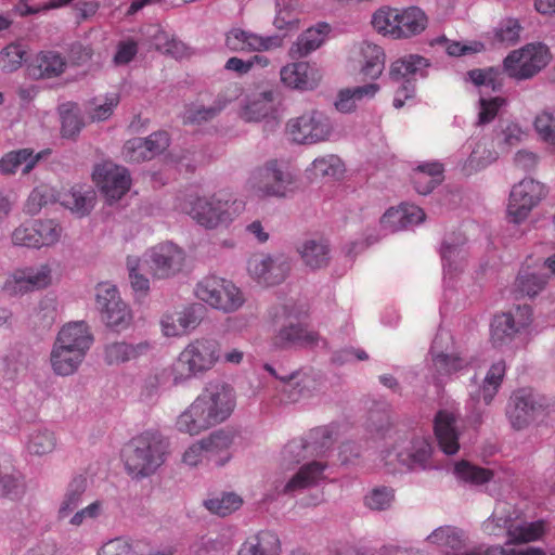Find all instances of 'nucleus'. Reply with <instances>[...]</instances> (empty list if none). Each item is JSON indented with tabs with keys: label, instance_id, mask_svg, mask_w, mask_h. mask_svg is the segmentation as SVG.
<instances>
[{
	"label": "nucleus",
	"instance_id": "obj_1",
	"mask_svg": "<svg viewBox=\"0 0 555 555\" xmlns=\"http://www.w3.org/2000/svg\"><path fill=\"white\" fill-rule=\"evenodd\" d=\"M236 405L234 389L223 382H210L177 417L179 431L195 436L228 420Z\"/></svg>",
	"mask_w": 555,
	"mask_h": 555
},
{
	"label": "nucleus",
	"instance_id": "obj_2",
	"mask_svg": "<svg viewBox=\"0 0 555 555\" xmlns=\"http://www.w3.org/2000/svg\"><path fill=\"white\" fill-rule=\"evenodd\" d=\"M169 443L157 431H144L132 438L122 450L126 470L137 478L153 475L166 460Z\"/></svg>",
	"mask_w": 555,
	"mask_h": 555
},
{
	"label": "nucleus",
	"instance_id": "obj_3",
	"mask_svg": "<svg viewBox=\"0 0 555 555\" xmlns=\"http://www.w3.org/2000/svg\"><path fill=\"white\" fill-rule=\"evenodd\" d=\"M221 359L220 344L209 337L191 340L179 353L177 366L172 367L175 384L203 375Z\"/></svg>",
	"mask_w": 555,
	"mask_h": 555
},
{
	"label": "nucleus",
	"instance_id": "obj_4",
	"mask_svg": "<svg viewBox=\"0 0 555 555\" xmlns=\"http://www.w3.org/2000/svg\"><path fill=\"white\" fill-rule=\"evenodd\" d=\"M181 209L197 224L206 229H216L230 224L241 214L243 204L221 199L217 195H189Z\"/></svg>",
	"mask_w": 555,
	"mask_h": 555
},
{
	"label": "nucleus",
	"instance_id": "obj_5",
	"mask_svg": "<svg viewBox=\"0 0 555 555\" xmlns=\"http://www.w3.org/2000/svg\"><path fill=\"white\" fill-rule=\"evenodd\" d=\"M292 172L284 170L276 159L255 168L245 182L246 191L254 197H286L296 190Z\"/></svg>",
	"mask_w": 555,
	"mask_h": 555
},
{
	"label": "nucleus",
	"instance_id": "obj_6",
	"mask_svg": "<svg viewBox=\"0 0 555 555\" xmlns=\"http://www.w3.org/2000/svg\"><path fill=\"white\" fill-rule=\"evenodd\" d=\"M195 296L210 308L233 313L245 304V295L231 280L217 275L202 279L195 287Z\"/></svg>",
	"mask_w": 555,
	"mask_h": 555
},
{
	"label": "nucleus",
	"instance_id": "obj_7",
	"mask_svg": "<svg viewBox=\"0 0 555 555\" xmlns=\"http://www.w3.org/2000/svg\"><path fill=\"white\" fill-rule=\"evenodd\" d=\"M335 128L331 118L322 111L312 108L291 118L286 124V132L298 144L313 145L330 141Z\"/></svg>",
	"mask_w": 555,
	"mask_h": 555
},
{
	"label": "nucleus",
	"instance_id": "obj_8",
	"mask_svg": "<svg viewBox=\"0 0 555 555\" xmlns=\"http://www.w3.org/2000/svg\"><path fill=\"white\" fill-rule=\"evenodd\" d=\"M429 65V61L418 54H408L391 63L389 78L398 85L393 98L396 108H401L405 101L414 98L415 81L417 77H426Z\"/></svg>",
	"mask_w": 555,
	"mask_h": 555
},
{
	"label": "nucleus",
	"instance_id": "obj_9",
	"mask_svg": "<svg viewBox=\"0 0 555 555\" xmlns=\"http://www.w3.org/2000/svg\"><path fill=\"white\" fill-rule=\"evenodd\" d=\"M552 60L548 47L542 42L527 43L504 59V69L511 78L527 80L538 75Z\"/></svg>",
	"mask_w": 555,
	"mask_h": 555
},
{
	"label": "nucleus",
	"instance_id": "obj_10",
	"mask_svg": "<svg viewBox=\"0 0 555 555\" xmlns=\"http://www.w3.org/2000/svg\"><path fill=\"white\" fill-rule=\"evenodd\" d=\"M96 305L105 325L114 332L127 330L133 320L129 306L120 298L116 286L100 283L96 286Z\"/></svg>",
	"mask_w": 555,
	"mask_h": 555
},
{
	"label": "nucleus",
	"instance_id": "obj_11",
	"mask_svg": "<svg viewBox=\"0 0 555 555\" xmlns=\"http://www.w3.org/2000/svg\"><path fill=\"white\" fill-rule=\"evenodd\" d=\"M544 184L533 179H524L512 188L507 215L512 222L521 223L532 209L545 197Z\"/></svg>",
	"mask_w": 555,
	"mask_h": 555
},
{
	"label": "nucleus",
	"instance_id": "obj_12",
	"mask_svg": "<svg viewBox=\"0 0 555 555\" xmlns=\"http://www.w3.org/2000/svg\"><path fill=\"white\" fill-rule=\"evenodd\" d=\"M543 398L531 389L521 388L513 392L506 410V416L516 430H521L530 425L537 414L544 410Z\"/></svg>",
	"mask_w": 555,
	"mask_h": 555
},
{
	"label": "nucleus",
	"instance_id": "obj_13",
	"mask_svg": "<svg viewBox=\"0 0 555 555\" xmlns=\"http://www.w3.org/2000/svg\"><path fill=\"white\" fill-rule=\"evenodd\" d=\"M531 321V308L518 306L516 313L504 312L494 315L490 325V338L494 347H502L513 341L516 334Z\"/></svg>",
	"mask_w": 555,
	"mask_h": 555
},
{
	"label": "nucleus",
	"instance_id": "obj_14",
	"mask_svg": "<svg viewBox=\"0 0 555 555\" xmlns=\"http://www.w3.org/2000/svg\"><path fill=\"white\" fill-rule=\"evenodd\" d=\"M93 180L109 203L120 199L131 185L128 170L109 162L95 167Z\"/></svg>",
	"mask_w": 555,
	"mask_h": 555
},
{
	"label": "nucleus",
	"instance_id": "obj_15",
	"mask_svg": "<svg viewBox=\"0 0 555 555\" xmlns=\"http://www.w3.org/2000/svg\"><path fill=\"white\" fill-rule=\"evenodd\" d=\"M284 313L288 320L272 338V343L278 348H288L292 346H312L319 341L317 332L310 331L300 322V317L306 313L305 310L295 312L291 307H284Z\"/></svg>",
	"mask_w": 555,
	"mask_h": 555
},
{
	"label": "nucleus",
	"instance_id": "obj_16",
	"mask_svg": "<svg viewBox=\"0 0 555 555\" xmlns=\"http://www.w3.org/2000/svg\"><path fill=\"white\" fill-rule=\"evenodd\" d=\"M202 308L196 305L166 310L160 319L162 334L166 337H183L193 332L202 322Z\"/></svg>",
	"mask_w": 555,
	"mask_h": 555
},
{
	"label": "nucleus",
	"instance_id": "obj_17",
	"mask_svg": "<svg viewBox=\"0 0 555 555\" xmlns=\"http://www.w3.org/2000/svg\"><path fill=\"white\" fill-rule=\"evenodd\" d=\"M291 266L283 256L272 257L264 254L253 255L247 262L250 276L258 283L270 286L283 282Z\"/></svg>",
	"mask_w": 555,
	"mask_h": 555
},
{
	"label": "nucleus",
	"instance_id": "obj_18",
	"mask_svg": "<svg viewBox=\"0 0 555 555\" xmlns=\"http://www.w3.org/2000/svg\"><path fill=\"white\" fill-rule=\"evenodd\" d=\"M332 444L328 429L319 427L312 429L308 439H294L282 451L285 461L299 463L308 455H319Z\"/></svg>",
	"mask_w": 555,
	"mask_h": 555
},
{
	"label": "nucleus",
	"instance_id": "obj_19",
	"mask_svg": "<svg viewBox=\"0 0 555 555\" xmlns=\"http://www.w3.org/2000/svg\"><path fill=\"white\" fill-rule=\"evenodd\" d=\"M147 262L154 276L165 279L178 273L184 262V253L177 245L166 242L160 243L147 254Z\"/></svg>",
	"mask_w": 555,
	"mask_h": 555
},
{
	"label": "nucleus",
	"instance_id": "obj_20",
	"mask_svg": "<svg viewBox=\"0 0 555 555\" xmlns=\"http://www.w3.org/2000/svg\"><path fill=\"white\" fill-rule=\"evenodd\" d=\"M431 455L430 443L423 439L417 438L411 442V449L406 451L388 450L385 452L383 460L385 465L391 466L396 469L397 464L408 468H425Z\"/></svg>",
	"mask_w": 555,
	"mask_h": 555
},
{
	"label": "nucleus",
	"instance_id": "obj_21",
	"mask_svg": "<svg viewBox=\"0 0 555 555\" xmlns=\"http://www.w3.org/2000/svg\"><path fill=\"white\" fill-rule=\"evenodd\" d=\"M280 76L285 86L298 90H312L318 87L322 79L320 70L305 61L283 66Z\"/></svg>",
	"mask_w": 555,
	"mask_h": 555
},
{
	"label": "nucleus",
	"instance_id": "obj_22",
	"mask_svg": "<svg viewBox=\"0 0 555 555\" xmlns=\"http://www.w3.org/2000/svg\"><path fill=\"white\" fill-rule=\"evenodd\" d=\"M456 418L452 412L441 410L434 421V431L438 446L448 455L455 454L460 449Z\"/></svg>",
	"mask_w": 555,
	"mask_h": 555
},
{
	"label": "nucleus",
	"instance_id": "obj_23",
	"mask_svg": "<svg viewBox=\"0 0 555 555\" xmlns=\"http://www.w3.org/2000/svg\"><path fill=\"white\" fill-rule=\"evenodd\" d=\"M55 343L87 353L93 344V336L86 322H69L60 330Z\"/></svg>",
	"mask_w": 555,
	"mask_h": 555
},
{
	"label": "nucleus",
	"instance_id": "obj_24",
	"mask_svg": "<svg viewBox=\"0 0 555 555\" xmlns=\"http://www.w3.org/2000/svg\"><path fill=\"white\" fill-rule=\"evenodd\" d=\"M149 348L147 343L131 344L125 340H115L104 346L103 359L107 365H120L138 359Z\"/></svg>",
	"mask_w": 555,
	"mask_h": 555
},
{
	"label": "nucleus",
	"instance_id": "obj_25",
	"mask_svg": "<svg viewBox=\"0 0 555 555\" xmlns=\"http://www.w3.org/2000/svg\"><path fill=\"white\" fill-rule=\"evenodd\" d=\"M86 356L87 353L78 351V349L62 347V345L54 343L50 361L53 371L57 375L68 376L78 370Z\"/></svg>",
	"mask_w": 555,
	"mask_h": 555
},
{
	"label": "nucleus",
	"instance_id": "obj_26",
	"mask_svg": "<svg viewBox=\"0 0 555 555\" xmlns=\"http://www.w3.org/2000/svg\"><path fill=\"white\" fill-rule=\"evenodd\" d=\"M281 541L276 533L264 530L249 537L241 546L238 555H281Z\"/></svg>",
	"mask_w": 555,
	"mask_h": 555
},
{
	"label": "nucleus",
	"instance_id": "obj_27",
	"mask_svg": "<svg viewBox=\"0 0 555 555\" xmlns=\"http://www.w3.org/2000/svg\"><path fill=\"white\" fill-rule=\"evenodd\" d=\"M443 165L429 162L418 165L412 172L411 179L417 193H430L443 180Z\"/></svg>",
	"mask_w": 555,
	"mask_h": 555
},
{
	"label": "nucleus",
	"instance_id": "obj_28",
	"mask_svg": "<svg viewBox=\"0 0 555 555\" xmlns=\"http://www.w3.org/2000/svg\"><path fill=\"white\" fill-rule=\"evenodd\" d=\"M273 42L271 37H261L240 28L230 30L225 38V44L232 51L269 50Z\"/></svg>",
	"mask_w": 555,
	"mask_h": 555
},
{
	"label": "nucleus",
	"instance_id": "obj_29",
	"mask_svg": "<svg viewBox=\"0 0 555 555\" xmlns=\"http://www.w3.org/2000/svg\"><path fill=\"white\" fill-rule=\"evenodd\" d=\"M24 491L23 475L7 456L0 455V496L17 498Z\"/></svg>",
	"mask_w": 555,
	"mask_h": 555
},
{
	"label": "nucleus",
	"instance_id": "obj_30",
	"mask_svg": "<svg viewBox=\"0 0 555 555\" xmlns=\"http://www.w3.org/2000/svg\"><path fill=\"white\" fill-rule=\"evenodd\" d=\"M331 31L327 23H318L315 26L308 28L297 39L292 52L298 56H306L312 51L321 47Z\"/></svg>",
	"mask_w": 555,
	"mask_h": 555
},
{
	"label": "nucleus",
	"instance_id": "obj_31",
	"mask_svg": "<svg viewBox=\"0 0 555 555\" xmlns=\"http://www.w3.org/2000/svg\"><path fill=\"white\" fill-rule=\"evenodd\" d=\"M505 372L506 365L503 360L493 363L487 372L482 386L472 399L476 402L481 399L486 405H489L502 385Z\"/></svg>",
	"mask_w": 555,
	"mask_h": 555
},
{
	"label": "nucleus",
	"instance_id": "obj_32",
	"mask_svg": "<svg viewBox=\"0 0 555 555\" xmlns=\"http://www.w3.org/2000/svg\"><path fill=\"white\" fill-rule=\"evenodd\" d=\"M326 465L321 462H311L299 470L285 485L284 492H294L317 485L322 478Z\"/></svg>",
	"mask_w": 555,
	"mask_h": 555
},
{
	"label": "nucleus",
	"instance_id": "obj_33",
	"mask_svg": "<svg viewBox=\"0 0 555 555\" xmlns=\"http://www.w3.org/2000/svg\"><path fill=\"white\" fill-rule=\"evenodd\" d=\"M427 26V16L417 7H410L402 11L399 10V31L397 39L409 38L421 34Z\"/></svg>",
	"mask_w": 555,
	"mask_h": 555
},
{
	"label": "nucleus",
	"instance_id": "obj_34",
	"mask_svg": "<svg viewBox=\"0 0 555 555\" xmlns=\"http://www.w3.org/2000/svg\"><path fill=\"white\" fill-rule=\"evenodd\" d=\"M274 112V93L263 91L248 100L242 111V117L247 121H259Z\"/></svg>",
	"mask_w": 555,
	"mask_h": 555
},
{
	"label": "nucleus",
	"instance_id": "obj_35",
	"mask_svg": "<svg viewBox=\"0 0 555 555\" xmlns=\"http://www.w3.org/2000/svg\"><path fill=\"white\" fill-rule=\"evenodd\" d=\"M545 533V521H518L507 527L508 540L514 543H529L539 540Z\"/></svg>",
	"mask_w": 555,
	"mask_h": 555
},
{
	"label": "nucleus",
	"instance_id": "obj_36",
	"mask_svg": "<svg viewBox=\"0 0 555 555\" xmlns=\"http://www.w3.org/2000/svg\"><path fill=\"white\" fill-rule=\"evenodd\" d=\"M305 264L311 269L326 267L330 261V247L323 240L306 241L299 248Z\"/></svg>",
	"mask_w": 555,
	"mask_h": 555
},
{
	"label": "nucleus",
	"instance_id": "obj_37",
	"mask_svg": "<svg viewBox=\"0 0 555 555\" xmlns=\"http://www.w3.org/2000/svg\"><path fill=\"white\" fill-rule=\"evenodd\" d=\"M22 168V175H29L35 167V156L31 149H22L5 154L0 159V170L4 175L16 173Z\"/></svg>",
	"mask_w": 555,
	"mask_h": 555
},
{
	"label": "nucleus",
	"instance_id": "obj_38",
	"mask_svg": "<svg viewBox=\"0 0 555 555\" xmlns=\"http://www.w3.org/2000/svg\"><path fill=\"white\" fill-rule=\"evenodd\" d=\"M86 488V477L79 475L72 479L59 508L60 518H66L78 506Z\"/></svg>",
	"mask_w": 555,
	"mask_h": 555
},
{
	"label": "nucleus",
	"instance_id": "obj_39",
	"mask_svg": "<svg viewBox=\"0 0 555 555\" xmlns=\"http://www.w3.org/2000/svg\"><path fill=\"white\" fill-rule=\"evenodd\" d=\"M496 159V152L490 147H488L485 143H477L470 155L466 159L463 165V172L466 176H470L490 164H492Z\"/></svg>",
	"mask_w": 555,
	"mask_h": 555
},
{
	"label": "nucleus",
	"instance_id": "obj_40",
	"mask_svg": "<svg viewBox=\"0 0 555 555\" xmlns=\"http://www.w3.org/2000/svg\"><path fill=\"white\" fill-rule=\"evenodd\" d=\"M373 27L380 34L390 35L397 39L399 31V10L393 8H382L372 17Z\"/></svg>",
	"mask_w": 555,
	"mask_h": 555
},
{
	"label": "nucleus",
	"instance_id": "obj_41",
	"mask_svg": "<svg viewBox=\"0 0 555 555\" xmlns=\"http://www.w3.org/2000/svg\"><path fill=\"white\" fill-rule=\"evenodd\" d=\"M454 474L460 480L473 485H483L493 477L492 470L473 465L464 460L455 464Z\"/></svg>",
	"mask_w": 555,
	"mask_h": 555
},
{
	"label": "nucleus",
	"instance_id": "obj_42",
	"mask_svg": "<svg viewBox=\"0 0 555 555\" xmlns=\"http://www.w3.org/2000/svg\"><path fill=\"white\" fill-rule=\"evenodd\" d=\"M433 364L439 375H450L456 373L468 365V361L457 353H435V348H431Z\"/></svg>",
	"mask_w": 555,
	"mask_h": 555
},
{
	"label": "nucleus",
	"instance_id": "obj_43",
	"mask_svg": "<svg viewBox=\"0 0 555 555\" xmlns=\"http://www.w3.org/2000/svg\"><path fill=\"white\" fill-rule=\"evenodd\" d=\"M547 276L531 272L529 268H522L516 279V285L520 293L534 297L544 289Z\"/></svg>",
	"mask_w": 555,
	"mask_h": 555
},
{
	"label": "nucleus",
	"instance_id": "obj_44",
	"mask_svg": "<svg viewBox=\"0 0 555 555\" xmlns=\"http://www.w3.org/2000/svg\"><path fill=\"white\" fill-rule=\"evenodd\" d=\"M363 54L365 56V63L361 69L363 76L370 79L378 78L384 70L385 64L383 49L376 44H367L363 49Z\"/></svg>",
	"mask_w": 555,
	"mask_h": 555
},
{
	"label": "nucleus",
	"instance_id": "obj_45",
	"mask_svg": "<svg viewBox=\"0 0 555 555\" xmlns=\"http://www.w3.org/2000/svg\"><path fill=\"white\" fill-rule=\"evenodd\" d=\"M243 504V500L235 493H223L221 496L210 498L204 502L205 507L212 514L224 517Z\"/></svg>",
	"mask_w": 555,
	"mask_h": 555
},
{
	"label": "nucleus",
	"instance_id": "obj_46",
	"mask_svg": "<svg viewBox=\"0 0 555 555\" xmlns=\"http://www.w3.org/2000/svg\"><path fill=\"white\" fill-rule=\"evenodd\" d=\"M35 288V275L31 269L15 271L4 283L3 289L9 295H24Z\"/></svg>",
	"mask_w": 555,
	"mask_h": 555
},
{
	"label": "nucleus",
	"instance_id": "obj_47",
	"mask_svg": "<svg viewBox=\"0 0 555 555\" xmlns=\"http://www.w3.org/2000/svg\"><path fill=\"white\" fill-rule=\"evenodd\" d=\"M311 171L315 177L339 178L345 172V165L338 156L325 155L313 160Z\"/></svg>",
	"mask_w": 555,
	"mask_h": 555
},
{
	"label": "nucleus",
	"instance_id": "obj_48",
	"mask_svg": "<svg viewBox=\"0 0 555 555\" xmlns=\"http://www.w3.org/2000/svg\"><path fill=\"white\" fill-rule=\"evenodd\" d=\"M92 192H82L80 189L73 188L68 193L64 194L62 203L73 212L85 216L92 208Z\"/></svg>",
	"mask_w": 555,
	"mask_h": 555
},
{
	"label": "nucleus",
	"instance_id": "obj_49",
	"mask_svg": "<svg viewBox=\"0 0 555 555\" xmlns=\"http://www.w3.org/2000/svg\"><path fill=\"white\" fill-rule=\"evenodd\" d=\"M37 68L40 70L41 77H56L61 75L66 67L65 59L60 53L53 51L42 52L40 56L37 57Z\"/></svg>",
	"mask_w": 555,
	"mask_h": 555
},
{
	"label": "nucleus",
	"instance_id": "obj_50",
	"mask_svg": "<svg viewBox=\"0 0 555 555\" xmlns=\"http://www.w3.org/2000/svg\"><path fill=\"white\" fill-rule=\"evenodd\" d=\"M427 540L430 543L439 546H447L453 551L460 550L463 546V535L460 530L454 527L444 526L439 527L428 535Z\"/></svg>",
	"mask_w": 555,
	"mask_h": 555
},
{
	"label": "nucleus",
	"instance_id": "obj_51",
	"mask_svg": "<svg viewBox=\"0 0 555 555\" xmlns=\"http://www.w3.org/2000/svg\"><path fill=\"white\" fill-rule=\"evenodd\" d=\"M522 27L516 18H505L494 29V41L503 46H514L520 39Z\"/></svg>",
	"mask_w": 555,
	"mask_h": 555
},
{
	"label": "nucleus",
	"instance_id": "obj_52",
	"mask_svg": "<svg viewBox=\"0 0 555 555\" xmlns=\"http://www.w3.org/2000/svg\"><path fill=\"white\" fill-rule=\"evenodd\" d=\"M540 138L555 152V111H543L534 119Z\"/></svg>",
	"mask_w": 555,
	"mask_h": 555
},
{
	"label": "nucleus",
	"instance_id": "obj_53",
	"mask_svg": "<svg viewBox=\"0 0 555 555\" xmlns=\"http://www.w3.org/2000/svg\"><path fill=\"white\" fill-rule=\"evenodd\" d=\"M60 115L63 137L72 138L76 135L82 127L77 114V105L74 103L62 104L60 106Z\"/></svg>",
	"mask_w": 555,
	"mask_h": 555
},
{
	"label": "nucleus",
	"instance_id": "obj_54",
	"mask_svg": "<svg viewBox=\"0 0 555 555\" xmlns=\"http://www.w3.org/2000/svg\"><path fill=\"white\" fill-rule=\"evenodd\" d=\"M234 433L230 429H219L211 433L208 437L201 441L206 448V452L219 453L223 450L229 449L234 441Z\"/></svg>",
	"mask_w": 555,
	"mask_h": 555
},
{
	"label": "nucleus",
	"instance_id": "obj_55",
	"mask_svg": "<svg viewBox=\"0 0 555 555\" xmlns=\"http://www.w3.org/2000/svg\"><path fill=\"white\" fill-rule=\"evenodd\" d=\"M121 154L124 159L128 163H142L152 159L143 138L128 140L122 146Z\"/></svg>",
	"mask_w": 555,
	"mask_h": 555
},
{
	"label": "nucleus",
	"instance_id": "obj_56",
	"mask_svg": "<svg viewBox=\"0 0 555 555\" xmlns=\"http://www.w3.org/2000/svg\"><path fill=\"white\" fill-rule=\"evenodd\" d=\"M61 231V227L54 220H40L37 224V248L55 244Z\"/></svg>",
	"mask_w": 555,
	"mask_h": 555
},
{
	"label": "nucleus",
	"instance_id": "obj_57",
	"mask_svg": "<svg viewBox=\"0 0 555 555\" xmlns=\"http://www.w3.org/2000/svg\"><path fill=\"white\" fill-rule=\"evenodd\" d=\"M395 499L393 490L387 487L373 489L364 499V504L373 511H384L390 507Z\"/></svg>",
	"mask_w": 555,
	"mask_h": 555
},
{
	"label": "nucleus",
	"instance_id": "obj_58",
	"mask_svg": "<svg viewBox=\"0 0 555 555\" xmlns=\"http://www.w3.org/2000/svg\"><path fill=\"white\" fill-rule=\"evenodd\" d=\"M221 106L205 107L202 105H194L185 111L183 120L184 124L201 125L214 119L221 112Z\"/></svg>",
	"mask_w": 555,
	"mask_h": 555
},
{
	"label": "nucleus",
	"instance_id": "obj_59",
	"mask_svg": "<svg viewBox=\"0 0 555 555\" xmlns=\"http://www.w3.org/2000/svg\"><path fill=\"white\" fill-rule=\"evenodd\" d=\"M26 54L25 49L20 43H11L5 47L0 53V63L3 69L8 72L16 70Z\"/></svg>",
	"mask_w": 555,
	"mask_h": 555
},
{
	"label": "nucleus",
	"instance_id": "obj_60",
	"mask_svg": "<svg viewBox=\"0 0 555 555\" xmlns=\"http://www.w3.org/2000/svg\"><path fill=\"white\" fill-rule=\"evenodd\" d=\"M479 104L478 124L486 125L496 117L499 111L506 104V100L502 96L491 99L481 98Z\"/></svg>",
	"mask_w": 555,
	"mask_h": 555
},
{
	"label": "nucleus",
	"instance_id": "obj_61",
	"mask_svg": "<svg viewBox=\"0 0 555 555\" xmlns=\"http://www.w3.org/2000/svg\"><path fill=\"white\" fill-rule=\"evenodd\" d=\"M499 75V70L493 67L472 69L468 72V77L474 85L490 87L492 90H496L500 87V85H498Z\"/></svg>",
	"mask_w": 555,
	"mask_h": 555
},
{
	"label": "nucleus",
	"instance_id": "obj_62",
	"mask_svg": "<svg viewBox=\"0 0 555 555\" xmlns=\"http://www.w3.org/2000/svg\"><path fill=\"white\" fill-rule=\"evenodd\" d=\"M139 266L140 259L138 257L127 258V268L129 270V278L133 291L145 294L150 288V281L143 274L138 272Z\"/></svg>",
	"mask_w": 555,
	"mask_h": 555
},
{
	"label": "nucleus",
	"instance_id": "obj_63",
	"mask_svg": "<svg viewBox=\"0 0 555 555\" xmlns=\"http://www.w3.org/2000/svg\"><path fill=\"white\" fill-rule=\"evenodd\" d=\"M143 141L145 146L149 147L152 158L163 153L170 143L169 134L166 131L153 132L147 138H143Z\"/></svg>",
	"mask_w": 555,
	"mask_h": 555
},
{
	"label": "nucleus",
	"instance_id": "obj_64",
	"mask_svg": "<svg viewBox=\"0 0 555 555\" xmlns=\"http://www.w3.org/2000/svg\"><path fill=\"white\" fill-rule=\"evenodd\" d=\"M132 545L124 538H115L104 543L98 555H131Z\"/></svg>",
	"mask_w": 555,
	"mask_h": 555
}]
</instances>
